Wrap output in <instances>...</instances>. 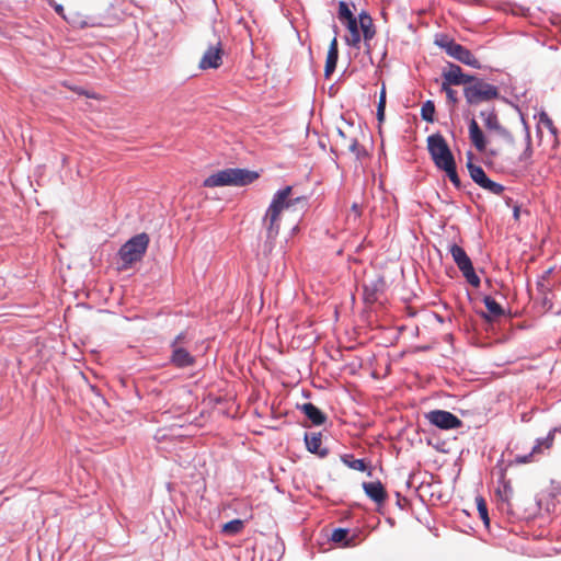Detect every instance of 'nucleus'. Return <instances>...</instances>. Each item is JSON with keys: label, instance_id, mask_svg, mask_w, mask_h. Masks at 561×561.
Returning <instances> with one entry per match:
<instances>
[{"label": "nucleus", "instance_id": "1", "mask_svg": "<svg viewBox=\"0 0 561 561\" xmlns=\"http://www.w3.org/2000/svg\"><path fill=\"white\" fill-rule=\"evenodd\" d=\"M307 205V197L295 196L293 186H285L277 191L262 218V227L265 230L266 245L271 250L279 234L282 214L287 209H302Z\"/></svg>", "mask_w": 561, "mask_h": 561}, {"label": "nucleus", "instance_id": "2", "mask_svg": "<svg viewBox=\"0 0 561 561\" xmlns=\"http://www.w3.org/2000/svg\"><path fill=\"white\" fill-rule=\"evenodd\" d=\"M427 149L437 169L445 171L450 182L460 187V179L456 170L454 154L440 134H434L427 138Z\"/></svg>", "mask_w": 561, "mask_h": 561}, {"label": "nucleus", "instance_id": "3", "mask_svg": "<svg viewBox=\"0 0 561 561\" xmlns=\"http://www.w3.org/2000/svg\"><path fill=\"white\" fill-rule=\"evenodd\" d=\"M259 178L254 171L229 168L220 170L204 180L205 187L218 186H244L253 183Z\"/></svg>", "mask_w": 561, "mask_h": 561}, {"label": "nucleus", "instance_id": "4", "mask_svg": "<svg viewBox=\"0 0 561 561\" xmlns=\"http://www.w3.org/2000/svg\"><path fill=\"white\" fill-rule=\"evenodd\" d=\"M463 95L469 105L476 106L499 99L500 91L497 87L474 77L467 87H463Z\"/></svg>", "mask_w": 561, "mask_h": 561}, {"label": "nucleus", "instance_id": "5", "mask_svg": "<svg viewBox=\"0 0 561 561\" xmlns=\"http://www.w3.org/2000/svg\"><path fill=\"white\" fill-rule=\"evenodd\" d=\"M149 244V237L147 233H138L126 243H124L118 255L123 262L122 268H129L134 263L140 261L145 255Z\"/></svg>", "mask_w": 561, "mask_h": 561}, {"label": "nucleus", "instance_id": "6", "mask_svg": "<svg viewBox=\"0 0 561 561\" xmlns=\"http://www.w3.org/2000/svg\"><path fill=\"white\" fill-rule=\"evenodd\" d=\"M435 43L439 47L444 48L447 55L457 59L458 61L476 69H479L481 67L478 58H476L474 55L468 48L448 38L447 36H442L440 38H437Z\"/></svg>", "mask_w": 561, "mask_h": 561}, {"label": "nucleus", "instance_id": "7", "mask_svg": "<svg viewBox=\"0 0 561 561\" xmlns=\"http://www.w3.org/2000/svg\"><path fill=\"white\" fill-rule=\"evenodd\" d=\"M449 252L454 262L456 263L459 271L462 273V276L473 287L480 286V278L476 274L472 262L462 247L453 243L449 247Z\"/></svg>", "mask_w": 561, "mask_h": 561}, {"label": "nucleus", "instance_id": "8", "mask_svg": "<svg viewBox=\"0 0 561 561\" xmlns=\"http://www.w3.org/2000/svg\"><path fill=\"white\" fill-rule=\"evenodd\" d=\"M187 334L181 332L171 343L170 363L176 368H186L195 364V357L186 350Z\"/></svg>", "mask_w": 561, "mask_h": 561}, {"label": "nucleus", "instance_id": "9", "mask_svg": "<svg viewBox=\"0 0 561 561\" xmlns=\"http://www.w3.org/2000/svg\"><path fill=\"white\" fill-rule=\"evenodd\" d=\"M224 44L219 36L208 41L207 49L199 59L198 68L202 70L218 69L222 65Z\"/></svg>", "mask_w": 561, "mask_h": 561}, {"label": "nucleus", "instance_id": "10", "mask_svg": "<svg viewBox=\"0 0 561 561\" xmlns=\"http://www.w3.org/2000/svg\"><path fill=\"white\" fill-rule=\"evenodd\" d=\"M558 428L554 427L549 431L548 435L542 438H537L536 444L531 448L530 453L524 456H517L516 461L518 463H528L538 459V457L549 451L554 445L556 433Z\"/></svg>", "mask_w": 561, "mask_h": 561}, {"label": "nucleus", "instance_id": "11", "mask_svg": "<svg viewBox=\"0 0 561 561\" xmlns=\"http://www.w3.org/2000/svg\"><path fill=\"white\" fill-rule=\"evenodd\" d=\"M426 420L440 430H455L462 426V421L458 416L445 410L430 411Z\"/></svg>", "mask_w": 561, "mask_h": 561}, {"label": "nucleus", "instance_id": "12", "mask_svg": "<svg viewBox=\"0 0 561 561\" xmlns=\"http://www.w3.org/2000/svg\"><path fill=\"white\" fill-rule=\"evenodd\" d=\"M476 76L462 72V69L455 64H448L447 69L442 73L443 82L446 85H465L469 84Z\"/></svg>", "mask_w": 561, "mask_h": 561}, {"label": "nucleus", "instance_id": "13", "mask_svg": "<svg viewBox=\"0 0 561 561\" xmlns=\"http://www.w3.org/2000/svg\"><path fill=\"white\" fill-rule=\"evenodd\" d=\"M363 489L366 495L377 504H383L388 497L387 491L380 481L364 482Z\"/></svg>", "mask_w": 561, "mask_h": 561}, {"label": "nucleus", "instance_id": "14", "mask_svg": "<svg viewBox=\"0 0 561 561\" xmlns=\"http://www.w3.org/2000/svg\"><path fill=\"white\" fill-rule=\"evenodd\" d=\"M339 59V45H337V38L334 36L330 43L327 59H325V66H324V77L329 79L331 75L334 72L336 68V62Z\"/></svg>", "mask_w": 561, "mask_h": 561}, {"label": "nucleus", "instance_id": "15", "mask_svg": "<svg viewBox=\"0 0 561 561\" xmlns=\"http://www.w3.org/2000/svg\"><path fill=\"white\" fill-rule=\"evenodd\" d=\"M339 137L341 138V147L352 152L356 159L359 160L367 156V151L362 145L358 144L356 138H347L342 130H339Z\"/></svg>", "mask_w": 561, "mask_h": 561}, {"label": "nucleus", "instance_id": "16", "mask_svg": "<svg viewBox=\"0 0 561 561\" xmlns=\"http://www.w3.org/2000/svg\"><path fill=\"white\" fill-rule=\"evenodd\" d=\"M359 30L363 33V38L366 46L369 48V41H371L376 34L373 19L366 12H362L358 16Z\"/></svg>", "mask_w": 561, "mask_h": 561}, {"label": "nucleus", "instance_id": "17", "mask_svg": "<svg viewBox=\"0 0 561 561\" xmlns=\"http://www.w3.org/2000/svg\"><path fill=\"white\" fill-rule=\"evenodd\" d=\"M348 30L350 35L345 37L347 45L358 48L360 43L359 23L355 16L342 22Z\"/></svg>", "mask_w": 561, "mask_h": 561}, {"label": "nucleus", "instance_id": "18", "mask_svg": "<svg viewBox=\"0 0 561 561\" xmlns=\"http://www.w3.org/2000/svg\"><path fill=\"white\" fill-rule=\"evenodd\" d=\"M469 137L478 151H483L485 149L486 141L484 135L474 118L469 122Z\"/></svg>", "mask_w": 561, "mask_h": 561}, {"label": "nucleus", "instance_id": "19", "mask_svg": "<svg viewBox=\"0 0 561 561\" xmlns=\"http://www.w3.org/2000/svg\"><path fill=\"white\" fill-rule=\"evenodd\" d=\"M305 442H306L307 449L310 453L316 454V455H318L320 457H325L328 455V449L321 448L322 439H321V434L320 433H318V434H316V433H312V434L306 433Z\"/></svg>", "mask_w": 561, "mask_h": 561}, {"label": "nucleus", "instance_id": "20", "mask_svg": "<svg viewBox=\"0 0 561 561\" xmlns=\"http://www.w3.org/2000/svg\"><path fill=\"white\" fill-rule=\"evenodd\" d=\"M300 409L313 425H322L327 420L325 414L310 402L304 403Z\"/></svg>", "mask_w": 561, "mask_h": 561}, {"label": "nucleus", "instance_id": "21", "mask_svg": "<svg viewBox=\"0 0 561 561\" xmlns=\"http://www.w3.org/2000/svg\"><path fill=\"white\" fill-rule=\"evenodd\" d=\"M537 129L539 133L546 128L554 138V142H558V128L547 112L541 111L537 116Z\"/></svg>", "mask_w": 561, "mask_h": 561}, {"label": "nucleus", "instance_id": "22", "mask_svg": "<svg viewBox=\"0 0 561 561\" xmlns=\"http://www.w3.org/2000/svg\"><path fill=\"white\" fill-rule=\"evenodd\" d=\"M483 302L489 312V316L483 314L486 319L499 318L504 314L502 306L491 296L484 297Z\"/></svg>", "mask_w": 561, "mask_h": 561}, {"label": "nucleus", "instance_id": "23", "mask_svg": "<svg viewBox=\"0 0 561 561\" xmlns=\"http://www.w3.org/2000/svg\"><path fill=\"white\" fill-rule=\"evenodd\" d=\"M467 168L470 174V178L474 183H477L479 186L485 182L488 179V175L485 174L484 170L480 165L473 164L471 161L467 163Z\"/></svg>", "mask_w": 561, "mask_h": 561}, {"label": "nucleus", "instance_id": "24", "mask_svg": "<svg viewBox=\"0 0 561 561\" xmlns=\"http://www.w3.org/2000/svg\"><path fill=\"white\" fill-rule=\"evenodd\" d=\"M480 116L483 118L484 126L490 130H499L501 128L499 118L494 111L481 112Z\"/></svg>", "mask_w": 561, "mask_h": 561}, {"label": "nucleus", "instance_id": "25", "mask_svg": "<svg viewBox=\"0 0 561 561\" xmlns=\"http://www.w3.org/2000/svg\"><path fill=\"white\" fill-rule=\"evenodd\" d=\"M244 527V523L241 519H232L222 525L221 531L226 535H237Z\"/></svg>", "mask_w": 561, "mask_h": 561}, {"label": "nucleus", "instance_id": "26", "mask_svg": "<svg viewBox=\"0 0 561 561\" xmlns=\"http://www.w3.org/2000/svg\"><path fill=\"white\" fill-rule=\"evenodd\" d=\"M435 114V104L433 101H426L421 107V117L425 122L433 123Z\"/></svg>", "mask_w": 561, "mask_h": 561}, {"label": "nucleus", "instance_id": "27", "mask_svg": "<svg viewBox=\"0 0 561 561\" xmlns=\"http://www.w3.org/2000/svg\"><path fill=\"white\" fill-rule=\"evenodd\" d=\"M348 530L345 528H336L332 531L331 540L335 543H343L344 547H350L351 542L347 541Z\"/></svg>", "mask_w": 561, "mask_h": 561}, {"label": "nucleus", "instance_id": "28", "mask_svg": "<svg viewBox=\"0 0 561 561\" xmlns=\"http://www.w3.org/2000/svg\"><path fill=\"white\" fill-rule=\"evenodd\" d=\"M476 502H477V510H478L480 518L483 520L485 526H489L490 518H489L488 506H486L485 500L482 496H478L476 499Z\"/></svg>", "mask_w": 561, "mask_h": 561}, {"label": "nucleus", "instance_id": "29", "mask_svg": "<svg viewBox=\"0 0 561 561\" xmlns=\"http://www.w3.org/2000/svg\"><path fill=\"white\" fill-rule=\"evenodd\" d=\"M480 187L489 191L494 195H501L504 192V186L497 182L490 180L489 178L483 182Z\"/></svg>", "mask_w": 561, "mask_h": 561}, {"label": "nucleus", "instance_id": "30", "mask_svg": "<svg viewBox=\"0 0 561 561\" xmlns=\"http://www.w3.org/2000/svg\"><path fill=\"white\" fill-rule=\"evenodd\" d=\"M531 157H533V145H531V137L529 133L526 135V148L523 151V153L519 156V161L527 163L528 165L531 164Z\"/></svg>", "mask_w": 561, "mask_h": 561}, {"label": "nucleus", "instance_id": "31", "mask_svg": "<svg viewBox=\"0 0 561 561\" xmlns=\"http://www.w3.org/2000/svg\"><path fill=\"white\" fill-rule=\"evenodd\" d=\"M354 14L350 8V4L346 3L345 1H340L339 3V12H337V18L341 22H344L351 18H353Z\"/></svg>", "mask_w": 561, "mask_h": 561}, {"label": "nucleus", "instance_id": "32", "mask_svg": "<svg viewBox=\"0 0 561 561\" xmlns=\"http://www.w3.org/2000/svg\"><path fill=\"white\" fill-rule=\"evenodd\" d=\"M385 108H386V88L382 85L379 96V102L377 106V117L379 122L383 121L385 117Z\"/></svg>", "mask_w": 561, "mask_h": 561}, {"label": "nucleus", "instance_id": "33", "mask_svg": "<svg viewBox=\"0 0 561 561\" xmlns=\"http://www.w3.org/2000/svg\"><path fill=\"white\" fill-rule=\"evenodd\" d=\"M442 91L446 93V98L448 102L456 104L458 103L457 92L451 88V85H446L444 82L442 83Z\"/></svg>", "mask_w": 561, "mask_h": 561}, {"label": "nucleus", "instance_id": "34", "mask_svg": "<svg viewBox=\"0 0 561 561\" xmlns=\"http://www.w3.org/2000/svg\"><path fill=\"white\" fill-rule=\"evenodd\" d=\"M350 468L357 470V471H366L367 470V463L364 459H353L352 461L347 462L345 461Z\"/></svg>", "mask_w": 561, "mask_h": 561}, {"label": "nucleus", "instance_id": "35", "mask_svg": "<svg viewBox=\"0 0 561 561\" xmlns=\"http://www.w3.org/2000/svg\"><path fill=\"white\" fill-rule=\"evenodd\" d=\"M49 4L54 8L57 14L64 16V7L56 3L54 0H48Z\"/></svg>", "mask_w": 561, "mask_h": 561}, {"label": "nucleus", "instance_id": "36", "mask_svg": "<svg viewBox=\"0 0 561 561\" xmlns=\"http://www.w3.org/2000/svg\"><path fill=\"white\" fill-rule=\"evenodd\" d=\"M545 279H546V277L543 276V277H542V279L538 282V287L540 288V290H541V293H542L543 295H546V289H547V288L545 287V284H543Z\"/></svg>", "mask_w": 561, "mask_h": 561}, {"label": "nucleus", "instance_id": "37", "mask_svg": "<svg viewBox=\"0 0 561 561\" xmlns=\"http://www.w3.org/2000/svg\"><path fill=\"white\" fill-rule=\"evenodd\" d=\"M352 210L355 213L356 216L360 215V210L357 204H353Z\"/></svg>", "mask_w": 561, "mask_h": 561}, {"label": "nucleus", "instance_id": "38", "mask_svg": "<svg viewBox=\"0 0 561 561\" xmlns=\"http://www.w3.org/2000/svg\"><path fill=\"white\" fill-rule=\"evenodd\" d=\"M514 217L516 219H518V217H519V208L517 206L514 208Z\"/></svg>", "mask_w": 561, "mask_h": 561}, {"label": "nucleus", "instance_id": "39", "mask_svg": "<svg viewBox=\"0 0 561 561\" xmlns=\"http://www.w3.org/2000/svg\"><path fill=\"white\" fill-rule=\"evenodd\" d=\"M557 428H558V432H560V433H561V426H560V427H557Z\"/></svg>", "mask_w": 561, "mask_h": 561}]
</instances>
